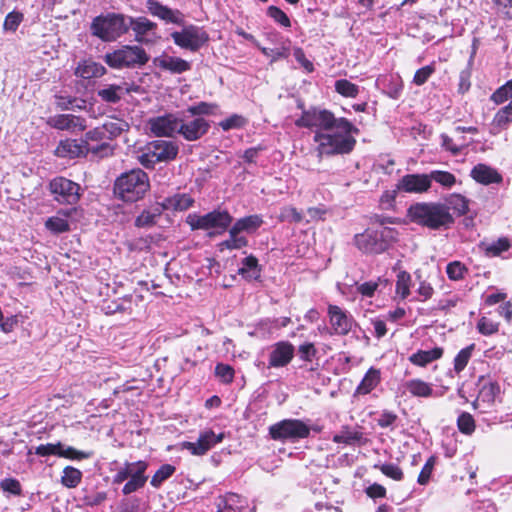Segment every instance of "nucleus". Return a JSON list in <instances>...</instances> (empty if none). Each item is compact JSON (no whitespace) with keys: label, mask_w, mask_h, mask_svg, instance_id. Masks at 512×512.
Returning <instances> with one entry per match:
<instances>
[{"label":"nucleus","mask_w":512,"mask_h":512,"mask_svg":"<svg viewBox=\"0 0 512 512\" xmlns=\"http://www.w3.org/2000/svg\"><path fill=\"white\" fill-rule=\"evenodd\" d=\"M215 375L223 382V383H231L234 378V369L228 365L219 363L215 367Z\"/></svg>","instance_id":"nucleus-59"},{"label":"nucleus","mask_w":512,"mask_h":512,"mask_svg":"<svg viewBox=\"0 0 512 512\" xmlns=\"http://www.w3.org/2000/svg\"><path fill=\"white\" fill-rule=\"evenodd\" d=\"M131 30L134 40L143 45H154L160 40L157 23L145 16H128L127 31Z\"/></svg>","instance_id":"nucleus-13"},{"label":"nucleus","mask_w":512,"mask_h":512,"mask_svg":"<svg viewBox=\"0 0 512 512\" xmlns=\"http://www.w3.org/2000/svg\"><path fill=\"white\" fill-rule=\"evenodd\" d=\"M358 129L345 118H338L331 128L323 131H315L314 142L317 143V151L320 156L346 154L352 151L356 140L353 133Z\"/></svg>","instance_id":"nucleus-2"},{"label":"nucleus","mask_w":512,"mask_h":512,"mask_svg":"<svg viewBox=\"0 0 512 512\" xmlns=\"http://www.w3.org/2000/svg\"><path fill=\"white\" fill-rule=\"evenodd\" d=\"M145 6L151 16L166 24L183 27L180 31L170 34L180 48L196 52L208 42L209 35L204 28L192 24L185 25V15L180 10L170 8L158 0H147Z\"/></svg>","instance_id":"nucleus-1"},{"label":"nucleus","mask_w":512,"mask_h":512,"mask_svg":"<svg viewBox=\"0 0 512 512\" xmlns=\"http://www.w3.org/2000/svg\"><path fill=\"white\" fill-rule=\"evenodd\" d=\"M263 224V219L260 215L254 214L238 219L233 225L234 232L253 234Z\"/></svg>","instance_id":"nucleus-30"},{"label":"nucleus","mask_w":512,"mask_h":512,"mask_svg":"<svg viewBox=\"0 0 512 512\" xmlns=\"http://www.w3.org/2000/svg\"><path fill=\"white\" fill-rule=\"evenodd\" d=\"M179 152L177 143L168 140H154L149 142L138 161L147 169H152L157 163L174 160Z\"/></svg>","instance_id":"nucleus-9"},{"label":"nucleus","mask_w":512,"mask_h":512,"mask_svg":"<svg viewBox=\"0 0 512 512\" xmlns=\"http://www.w3.org/2000/svg\"><path fill=\"white\" fill-rule=\"evenodd\" d=\"M61 448V443H47L42 444L36 447L35 453L39 456L45 457L49 455H57L59 456V449Z\"/></svg>","instance_id":"nucleus-63"},{"label":"nucleus","mask_w":512,"mask_h":512,"mask_svg":"<svg viewBox=\"0 0 512 512\" xmlns=\"http://www.w3.org/2000/svg\"><path fill=\"white\" fill-rule=\"evenodd\" d=\"M49 188L54 199L61 204L74 205L80 198V186L65 177H56L50 181Z\"/></svg>","instance_id":"nucleus-14"},{"label":"nucleus","mask_w":512,"mask_h":512,"mask_svg":"<svg viewBox=\"0 0 512 512\" xmlns=\"http://www.w3.org/2000/svg\"><path fill=\"white\" fill-rule=\"evenodd\" d=\"M400 389L403 390V393L408 392L411 396L420 398L432 397L434 393L432 384L419 378H414L403 382Z\"/></svg>","instance_id":"nucleus-25"},{"label":"nucleus","mask_w":512,"mask_h":512,"mask_svg":"<svg viewBox=\"0 0 512 512\" xmlns=\"http://www.w3.org/2000/svg\"><path fill=\"white\" fill-rule=\"evenodd\" d=\"M310 427L299 419H284L269 427V434L273 440L281 442H296L309 437Z\"/></svg>","instance_id":"nucleus-11"},{"label":"nucleus","mask_w":512,"mask_h":512,"mask_svg":"<svg viewBox=\"0 0 512 512\" xmlns=\"http://www.w3.org/2000/svg\"><path fill=\"white\" fill-rule=\"evenodd\" d=\"M443 355L441 347H434L430 350H418L411 354L408 360L416 366L426 367L428 364L440 359Z\"/></svg>","instance_id":"nucleus-29"},{"label":"nucleus","mask_w":512,"mask_h":512,"mask_svg":"<svg viewBox=\"0 0 512 512\" xmlns=\"http://www.w3.org/2000/svg\"><path fill=\"white\" fill-rule=\"evenodd\" d=\"M154 63L160 69L169 71L173 74H181L191 68V64L188 61L169 55H162L155 58Z\"/></svg>","instance_id":"nucleus-24"},{"label":"nucleus","mask_w":512,"mask_h":512,"mask_svg":"<svg viewBox=\"0 0 512 512\" xmlns=\"http://www.w3.org/2000/svg\"><path fill=\"white\" fill-rule=\"evenodd\" d=\"M124 94V88L120 85H105L102 88H99L97 91V95L101 98L102 101L107 103H117L120 101Z\"/></svg>","instance_id":"nucleus-38"},{"label":"nucleus","mask_w":512,"mask_h":512,"mask_svg":"<svg viewBox=\"0 0 512 512\" xmlns=\"http://www.w3.org/2000/svg\"><path fill=\"white\" fill-rule=\"evenodd\" d=\"M428 176L430 186L432 185V181H435L444 188H451L456 183V177L448 171L432 170L428 173Z\"/></svg>","instance_id":"nucleus-40"},{"label":"nucleus","mask_w":512,"mask_h":512,"mask_svg":"<svg viewBox=\"0 0 512 512\" xmlns=\"http://www.w3.org/2000/svg\"><path fill=\"white\" fill-rule=\"evenodd\" d=\"M163 210L159 203L153 208L143 210L135 219V226L138 228H150L154 226Z\"/></svg>","instance_id":"nucleus-33"},{"label":"nucleus","mask_w":512,"mask_h":512,"mask_svg":"<svg viewBox=\"0 0 512 512\" xmlns=\"http://www.w3.org/2000/svg\"><path fill=\"white\" fill-rule=\"evenodd\" d=\"M194 203V199L186 193H178L165 198L160 204L162 210L185 211Z\"/></svg>","instance_id":"nucleus-26"},{"label":"nucleus","mask_w":512,"mask_h":512,"mask_svg":"<svg viewBox=\"0 0 512 512\" xmlns=\"http://www.w3.org/2000/svg\"><path fill=\"white\" fill-rule=\"evenodd\" d=\"M149 60L145 50L140 46H124L105 55V62L112 68L145 65Z\"/></svg>","instance_id":"nucleus-12"},{"label":"nucleus","mask_w":512,"mask_h":512,"mask_svg":"<svg viewBox=\"0 0 512 512\" xmlns=\"http://www.w3.org/2000/svg\"><path fill=\"white\" fill-rule=\"evenodd\" d=\"M332 440L338 444L343 443L346 445H354L356 443H361L364 440V435L358 430L345 426L339 433L333 436Z\"/></svg>","instance_id":"nucleus-34"},{"label":"nucleus","mask_w":512,"mask_h":512,"mask_svg":"<svg viewBox=\"0 0 512 512\" xmlns=\"http://www.w3.org/2000/svg\"><path fill=\"white\" fill-rule=\"evenodd\" d=\"M112 152L109 143L92 145L83 140L66 139L62 140L56 148V155L59 157L77 158L91 153L95 156L104 157Z\"/></svg>","instance_id":"nucleus-10"},{"label":"nucleus","mask_w":512,"mask_h":512,"mask_svg":"<svg viewBox=\"0 0 512 512\" xmlns=\"http://www.w3.org/2000/svg\"><path fill=\"white\" fill-rule=\"evenodd\" d=\"M408 214L413 222L434 230L447 227L454 222L453 214L447 211L442 202L413 204L409 207Z\"/></svg>","instance_id":"nucleus-3"},{"label":"nucleus","mask_w":512,"mask_h":512,"mask_svg":"<svg viewBox=\"0 0 512 512\" xmlns=\"http://www.w3.org/2000/svg\"><path fill=\"white\" fill-rule=\"evenodd\" d=\"M298 354L301 360L311 362L317 354V349L311 342H305L298 347Z\"/></svg>","instance_id":"nucleus-61"},{"label":"nucleus","mask_w":512,"mask_h":512,"mask_svg":"<svg viewBox=\"0 0 512 512\" xmlns=\"http://www.w3.org/2000/svg\"><path fill=\"white\" fill-rule=\"evenodd\" d=\"M375 469H379L385 476L395 480V481H401L404 477L403 471L401 468L396 464H375Z\"/></svg>","instance_id":"nucleus-48"},{"label":"nucleus","mask_w":512,"mask_h":512,"mask_svg":"<svg viewBox=\"0 0 512 512\" xmlns=\"http://www.w3.org/2000/svg\"><path fill=\"white\" fill-rule=\"evenodd\" d=\"M128 16L124 14L107 13L93 19L91 32L103 41L110 42L127 32Z\"/></svg>","instance_id":"nucleus-8"},{"label":"nucleus","mask_w":512,"mask_h":512,"mask_svg":"<svg viewBox=\"0 0 512 512\" xmlns=\"http://www.w3.org/2000/svg\"><path fill=\"white\" fill-rule=\"evenodd\" d=\"M385 87V93L392 99H398L403 90V83L399 75H389L378 79Z\"/></svg>","instance_id":"nucleus-36"},{"label":"nucleus","mask_w":512,"mask_h":512,"mask_svg":"<svg viewBox=\"0 0 512 512\" xmlns=\"http://www.w3.org/2000/svg\"><path fill=\"white\" fill-rule=\"evenodd\" d=\"M327 313L332 334L347 335L355 325L353 316L337 305L330 304L327 308Z\"/></svg>","instance_id":"nucleus-18"},{"label":"nucleus","mask_w":512,"mask_h":512,"mask_svg":"<svg viewBox=\"0 0 512 512\" xmlns=\"http://www.w3.org/2000/svg\"><path fill=\"white\" fill-rule=\"evenodd\" d=\"M512 97V80L507 81L499 87L491 96V100L496 104H502Z\"/></svg>","instance_id":"nucleus-53"},{"label":"nucleus","mask_w":512,"mask_h":512,"mask_svg":"<svg viewBox=\"0 0 512 512\" xmlns=\"http://www.w3.org/2000/svg\"><path fill=\"white\" fill-rule=\"evenodd\" d=\"M59 452V457H64L72 460L88 459L92 456V452L79 451L71 446H64L62 443Z\"/></svg>","instance_id":"nucleus-52"},{"label":"nucleus","mask_w":512,"mask_h":512,"mask_svg":"<svg viewBox=\"0 0 512 512\" xmlns=\"http://www.w3.org/2000/svg\"><path fill=\"white\" fill-rule=\"evenodd\" d=\"M398 232L394 228L380 227L367 229L355 235L354 242L359 250L367 254H380L396 241Z\"/></svg>","instance_id":"nucleus-5"},{"label":"nucleus","mask_w":512,"mask_h":512,"mask_svg":"<svg viewBox=\"0 0 512 512\" xmlns=\"http://www.w3.org/2000/svg\"><path fill=\"white\" fill-rule=\"evenodd\" d=\"M248 244V240L245 236H242L238 232H234V228L229 229V238L222 241L219 246L221 250H235L246 247Z\"/></svg>","instance_id":"nucleus-39"},{"label":"nucleus","mask_w":512,"mask_h":512,"mask_svg":"<svg viewBox=\"0 0 512 512\" xmlns=\"http://www.w3.org/2000/svg\"><path fill=\"white\" fill-rule=\"evenodd\" d=\"M23 20V13L14 10L6 15L3 23V30L5 32H15Z\"/></svg>","instance_id":"nucleus-46"},{"label":"nucleus","mask_w":512,"mask_h":512,"mask_svg":"<svg viewBox=\"0 0 512 512\" xmlns=\"http://www.w3.org/2000/svg\"><path fill=\"white\" fill-rule=\"evenodd\" d=\"M105 72L106 69L102 64L91 59L79 62L75 69V75L86 80L101 77Z\"/></svg>","instance_id":"nucleus-27"},{"label":"nucleus","mask_w":512,"mask_h":512,"mask_svg":"<svg viewBox=\"0 0 512 512\" xmlns=\"http://www.w3.org/2000/svg\"><path fill=\"white\" fill-rule=\"evenodd\" d=\"M381 381L380 370L371 367L364 375L362 381L356 388V393L366 395L374 390Z\"/></svg>","instance_id":"nucleus-32"},{"label":"nucleus","mask_w":512,"mask_h":512,"mask_svg":"<svg viewBox=\"0 0 512 512\" xmlns=\"http://www.w3.org/2000/svg\"><path fill=\"white\" fill-rule=\"evenodd\" d=\"M0 487L5 492H9L13 495H20L22 492L21 484L17 479L5 478L0 482Z\"/></svg>","instance_id":"nucleus-64"},{"label":"nucleus","mask_w":512,"mask_h":512,"mask_svg":"<svg viewBox=\"0 0 512 512\" xmlns=\"http://www.w3.org/2000/svg\"><path fill=\"white\" fill-rule=\"evenodd\" d=\"M240 497L237 494H229L218 504V512H238L241 508L239 504Z\"/></svg>","instance_id":"nucleus-50"},{"label":"nucleus","mask_w":512,"mask_h":512,"mask_svg":"<svg viewBox=\"0 0 512 512\" xmlns=\"http://www.w3.org/2000/svg\"><path fill=\"white\" fill-rule=\"evenodd\" d=\"M467 268L460 261L450 262L446 267V273L450 280L458 281L464 278Z\"/></svg>","instance_id":"nucleus-49"},{"label":"nucleus","mask_w":512,"mask_h":512,"mask_svg":"<svg viewBox=\"0 0 512 512\" xmlns=\"http://www.w3.org/2000/svg\"><path fill=\"white\" fill-rule=\"evenodd\" d=\"M179 118L174 114H166L149 119L148 127L157 137H172L178 132Z\"/></svg>","instance_id":"nucleus-20"},{"label":"nucleus","mask_w":512,"mask_h":512,"mask_svg":"<svg viewBox=\"0 0 512 512\" xmlns=\"http://www.w3.org/2000/svg\"><path fill=\"white\" fill-rule=\"evenodd\" d=\"M47 123L58 130L79 133L86 129V120L73 114H59L49 117Z\"/></svg>","instance_id":"nucleus-21"},{"label":"nucleus","mask_w":512,"mask_h":512,"mask_svg":"<svg viewBox=\"0 0 512 512\" xmlns=\"http://www.w3.org/2000/svg\"><path fill=\"white\" fill-rule=\"evenodd\" d=\"M238 273L247 280L258 279L260 277V268L257 258L253 255L244 258Z\"/></svg>","instance_id":"nucleus-35"},{"label":"nucleus","mask_w":512,"mask_h":512,"mask_svg":"<svg viewBox=\"0 0 512 512\" xmlns=\"http://www.w3.org/2000/svg\"><path fill=\"white\" fill-rule=\"evenodd\" d=\"M175 470L176 468L173 465L163 464L151 478L150 484L155 488H159L164 481L174 474Z\"/></svg>","instance_id":"nucleus-45"},{"label":"nucleus","mask_w":512,"mask_h":512,"mask_svg":"<svg viewBox=\"0 0 512 512\" xmlns=\"http://www.w3.org/2000/svg\"><path fill=\"white\" fill-rule=\"evenodd\" d=\"M224 437V433L216 434L211 429H205L199 433L195 442L184 441L180 443V449L187 450L193 456H203L215 445L221 443Z\"/></svg>","instance_id":"nucleus-16"},{"label":"nucleus","mask_w":512,"mask_h":512,"mask_svg":"<svg viewBox=\"0 0 512 512\" xmlns=\"http://www.w3.org/2000/svg\"><path fill=\"white\" fill-rule=\"evenodd\" d=\"M216 108L217 106L215 104L200 102L196 105L189 106L187 108V113L191 116L210 115L214 113Z\"/></svg>","instance_id":"nucleus-57"},{"label":"nucleus","mask_w":512,"mask_h":512,"mask_svg":"<svg viewBox=\"0 0 512 512\" xmlns=\"http://www.w3.org/2000/svg\"><path fill=\"white\" fill-rule=\"evenodd\" d=\"M478 330L483 335H492L499 330V323L487 317H482L477 324Z\"/></svg>","instance_id":"nucleus-60"},{"label":"nucleus","mask_w":512,"mask_h":512,"mask_svg":"<svg viewBox=\"0 0 512 512\" xmlns=\"http://www.w3.org/2000/svg\"><path fill=\"white\" fill-rule=\"evenodd\" d=\"M267 15L282 27L289 28L291 26V21L287 14L276 6H269L267 8Z\"/></svg>","instance_id":"nucleus-54"},{"label":"nucleus","mask_w":512,"mask_h":512,"mask_svg":"<svg viewBox=\"0 0 512 512\" xmlns=\"http://www.w3.org/2000/svg\"><path fill=\"white\" fill-rule=\"evenodd\" d=\"M475 349V344H470L469 346L461 349L458 354L454 358V371L459 374L461 373L465 367L467 366L469 360L472 357V352Z\"/></svg>","instance_id":"nucleus-43"},{"label":"nucleus","mask_w":512,"mask_h":512,"mask_svg":"<svg viewBox=\"0 0 512 512\" xmlns=\"http://www.w3.org/2000/svg\"><path fill=\"white\" fill-rule=\"evenodd\" d=\"M209 128L210 123L202 117L191 120L179 118L177 133L187 141H197L207 134Z\"/></svg>","instance_id":"nucleus-19"},{"label":"nucleus","mask_w":512,"mask_h":512,"mask_svg":"<svg viewBox=\"0 0 512 512\" xmlns=\"http://www.w3.org/2000/svg\"><path fill=\"white\" fill-rule=\"evenodd\" d=\"M334 115L327 110L310 109L304 111L300 118L295 121L298 127L309 129H316V131H323L329 129L337 121Z\"/></svg>","instance_id":"nucleus-17"},{"label":"nucleus","mask_w":512,"mask_h":512,"mask_svg":"<svg viewBox=\"0 0 512 512\" xmlns=\"http://www.w3.org/2000/svg\"><path fill=\"white\" fill-rule=\"evenodd\" d=\"M431 188L427 174H407L397 183V189L405 193H424Z\"/></svg>","instance_id":"nucleus-22"},{"label":"nucleus","mask_w":512,"mask_h":512,"mask_svg":"<svg viewBox=\"0 0 512 512\" xmlns=\"http://www.w3.org/2000/svg\"><path fill=\"white\" fill-rule=\"evenodd\" d=\"M233 217L226 210H213L204 215L191 213L186 217V223L191 230L208 231L209 237L223 234L231 225Z\"/></svg>","instance_id":"nucleus-6"},{"label":"nucleus","mask_w":512,"mask_h":512,"mask_svg":"<svg viewBox=\"0 0 512 512\" xmlns=\"http://www.w3.org/2000/svg\"><path fill=\"white\" fill-rule=\"evenodd\" d=\"M471 177L478 183L489 185L502 180L500 174L485 164H477L471 171Z\"/></svg>","instance_id":"nucleus-28"},{"label":"nucleus","mask_w":512,"mask_h":512,"mask_svg":"<svg viewBox=\"0 0 512 512\" xmlns=\"http://www.w3.org/2000/svg\"><path fill=\"white\" fill-rule=\"evenodd\" d=\"M75 211V208L60 209L56 215L45 221V228L53 234H61L70 230L68 218Z\"/></svg>","instance_id":"nucleus-23"},{"label":"nucleus","mask_w":512,"mask_h":512,"mask_svg":"<svg viewBox=\"0 0 512 512\" xmlns=\"http://www.w3.org/2000/svg\"><path fill=\"white\" fill-rule=\"evenodd\" d=\"M127 127L128 125L126 122L118 119L107 121L102 125L108 140L119 136Z\"/></svg>","instance_id":"nucleus-44"},{"label":"nucleus","mask_w":512,"mask_h":512,"mask_svg":"<svg viewBox=\"0 0 512 512\" xmlns=\"http://www.w3.org/2000/svg\"><path fill=\"white\" fill-rule=\"evenodd\" d=\"M149 189V177L139 168L122 173L114 183L115 195L124 202L133 203L141 200Z\"/></svg>","instance_id":"nucleus-4"},{"label":"nucleus","mask_w":512,"mask_h":512,"mask_svg":"<svg viewBox=\"0 0 512 512\" xmlns=\"http://www.w3.org/2000/svg\"><path fill=\"white\" fill-rule=\"evenodd\" d=\"M469 201L461 194L453 193L447 196L442 205L447 207V211H452L457 216L465 215L468 212Z\"/></svg>","instance_id":"nucleus-31"},{"label":"nucleus","mask_w":512,"mask_h":512,"mask_svg":"<svg viewBox=\"0 0 512 512\" xmlns=\"http://www.w3.org/2000/svg\"><path fill=\"white\" fill-rule=\"evenodd\" d=\"M457 425L459 430L467 435H470L475 430V421L471 414L463 412L457 419Z\"/></svg>","instance_id":"nucleus-56"},{"label":"nucleus","mask_w":512,"mask_h":512,"mask_svg":"<svg viewBox=\"0 0 512 512\" xmlns=\"http://www.w3.org/2000/svg\"><path fill=\"white\" fill-rule=\"evenodd\" d=\"M512 122V101L505 107L501 108L494 116L492 121L493 133L496 134L500 130L505 129Z\"/></svg>","instance_id":"nucleus-37"},{"label":"nucleus","mask_w":512,"mask_h":512,"mask_svg":"<svg viewBox=\"0 0 512 512\" xmlns=\"http://www.w3.org/2000/svg\"><path fill=\"white\" fill-rule=\"evenodd\" d=\"M435 462H436V458L434 456H431L426 461V463L423 466V468L418 476V479H417V482L420 485H426L429 482Z\"/></svg>","instance_id":"nucleus-62"},{"label":"nucleus","mask_w":512,"mask_h":512,"mask_svg":"<svg viewBox=\"0 0 512 512\" xmlns=\"http://www.w3.org/2000/svg\"><path fill=\"white\" fill-rule=\"evenodd\" d=\"M295 355V347L289 341H279L270 347L268 353V364L259 362V369L283 368L286 367Z\"/></svg>","instance_id":"nucleus-15"},{"label":"nucleus","mask_w":512,"mask_h":512,"mask_svg":"<svg viewBox=\"0 0 512 512\" xmlns=\"http://www.w3.org/2000/svg\"><path fill=\"white\" fill-rule=\"evenodd\" d=\"M148 468V463L142 460L136 462H124L113 475L112 483L114 485L122 484L127 480L123 486L122 493L129 495L141 489L147 482L148 477L145 472Z\"/></svg>","instance_id":"nucleus-7"},{"label":"nucleus","mask_w":512,"mask_h":512,"mask_svg":"<svg viewBox=\"0 0 512 512\" xmlns=\"http://www.w3.org/2000/svg\"><path fill=\"white\" fill-rule=\"evenodd\" d=\"M435 72L434 64L426 65L415 72L413 83L417 86H422Z\"/></svg>","instance_id":"nucleus-58"},{"label":"nucleus","mask_w":512,"mask_h":512,"mask_svg":"<svg viewBox=\"0 0 512 512\" xmlns=\"http://www.w3.org/2000/svg\"><path fill=\"white\" fill-rule=\"evenodd\" d=\"M247 124V120L241 116V115H238V114H233L231 115L230 117L222 120L220 123H219V126L224 130V131H229L231 129H239V128H242L244 127L245 125Z\"/></svg>","instance_id":"nucleus-55"},{"label":"nucleus","mask_w":512,"mask_h":512,"mask_svg":"<svg viewBox=\"0 0 512 512\" xmlns=\"http://www.w3.org/2000/svg\"><path fill=\"white\" fill-rule=\"evenodd\" d=\"M410 282L411 276L409 273L403 271L397 275L396 293L402 299L407 298L410 294Z\"/></svg>","instance_id":"nucleus-47"},{"label":"nucleus","mask_w":512,"mask_h":512,"mask_svg":"<svg viewBox=\"0 0 512 512\" xmlns=\"http://www.w3.org/2000/svg\"><path fill=\"white\" fill-rule=\"evenodd\" d=\"M335 91L343 97L355 98L359 94V86L347 79H339L334 84Z\"/></svg>","instance_id":"nucleus-42"},{"label":"nucleus","mask_w":512,"mask_h":512,"mask_svg":"<svg viewBox=\"0 0 512 512\" xmlns=\"http://www.w3.org/2000/svg\"><path fill=\"white\" fill-rule=\"evenodd\" d=\"M509 248V240L507 238H499L498 240L487 244L485 246V252L487 255L495 257L499 256L502 252L507 251Z\"/></svg>","instance_id":"nucleus-51"},{"label":"nucleus","mask_w":512,"mask_h":512,"mask_svg":"<svg viewBox=\"0 0 512 512\" xmlns=\"http://www.w3.org/2000/svg\"><path fill=\"white\" fill-rule=\"evenodd\" d=\"M82 479V472L72 466H67L63 469L61 483L67 488H75L79 485Z\"/></svg>","instance_id":"nucleus-41"}]
</instances>
